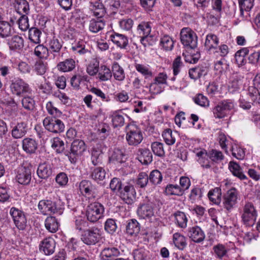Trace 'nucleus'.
<instances>
[{
  "label": "nucleus",
  "mask_w": 260,
  "mask_h": 260,
  "mask_svg": "<svg viewBox=\"0 0 260 260\" xmlns=\"http://www.w3.org/2000/svg\"><path fill=\"white\" fill-rule=\"evenodd\" d=\"M38 208L39 211L43 215L62 213L63 207L59 205L55 202L49 200H42L39 201Z\"/></svg>",
  "instance_id": "f257e3e1"
},
{
  "label": "nucleus",
  "mask_w": 260,
  "mask_h": 260,
  "mask_svg": "<svg viewBox=\"0 0 260 260\" xmlns=\"http://www.w3.org/2000/svg\"><path fill=\"white\" fill-rule=\"evenodd\" d=\"M235 106L236 104L232 100H224L219 103L213 110L215 117L223 118L226 117L235 109Z\"/></svg>",
  "instance_id": "f03ea898"
},
{
  "label": "nucleus",
  "mask_w": 260,
  "mask_h": 260,
  "mask_svg": "<svg viewBox=\"0 0 260 260\" xmlns=\"http://www.w3.org/2000/svg\"><path fill=\"white\" fill-rule=\"evenodd\" d=\"M104 211L105 209L102 204L98 202L91 203L87 208V219L91 222H95L103 217Z\"/></svg>",
  "instance_id": "7ed1b4c3"
},
{
  "label": "nucleus",
  "mask_w": 260,
  "mask_h": 260,
  "mask_svg": "<svg viewBox=\"0 0 260 260\" xmlns=\"http://www.w3.org/2000/svg\"><path fill=\"white\" fill-rule=\"evenodd\" d=\"M143 136L140 128L134 124L126 127V140L129 145L137 146L141 143Z\"/></svg>",
  "instance_id": "20e7f679"
},
{
  "label": "nucleus",
  "mask_w": 260,
  "mask_h": 260,
  "mask_svg": "<svg viewBox=\"0 0 260 260\" xmlns=\"http://www.w3.org/2000/svg\"><path fill=\"white\" fill-rule=\"evenodd\" d=\"M257 213L253 204L250 202L245 203L241 216L243 222L246 226H252L256 219Z\"/></svg>",
  "instance_id": "39448f33"
},
{
  "label": "nucleus",
  "mask_w": 260,
  "mask_h": 260,
  "mask_svg": "<svg viewBox=\"0 0 260 260\" xmlns=\"http://www.w3.org/2000/svg\"><path fill=\"white\" fill-rule=\"evenodd\" d=\"M180 40L182 44L186 47L193 49L197 46L198 38L196 34L188 27L181 29Z\"/></svg>",
  "instance_id": "423d86ee"
},
{
  "label": "nucleus",
  "mask_w": 260,
  "mask_h": 260,
  "mask_svg": "<svg viewBox=\"0 0 260 260\" xmlns=\"http://www.w3.org/2000/svg\"><path fill=\"white\" fill-rule=\"evenodd\" d=\"M43 124L47 131L54 134L60 133L64 129V125L63 122L55 117H47L45 118L43 121Z\"/></svg>",
  "instance_id": "0eeeda50"
},
{
  "label": "nucleus",
  "mask_w": 260,
  "mask_h": 260,
  "mask_svg": "<svg viewBox=\"0 0 260 260\" xmlns=\"http://www.w3.org/2000/svg\"><path fill=\"white\" fill-rule=\"evenodd\" d=\"M238 191L235 188H232L227 191L223 196V206L226 210L230 211L238 203Z\"/></svg>",
  "instance_id": "6e6552de"
},
{
  "label": "nucleus",
  "mask_w": 260,
  "mask_h": 260,
  "mask_svg": "<svg viewBox=\"0 0 260 260\" xmlns=\"http://www.w3.org/2000/svg\"><path fill=\"white\" fill-rule=\"evenodd\" d=\"M10 214L11 215L16 226L20 230L25 229L27 219L24 212L15 207L11 208Z\"/></svg>",
  "instance_id": "1a4fd4ad"
},
{
  "label": "nucleus",
  "mask_w": 260,
  "mask_h": 260,
  "mask_svg": "<svg viewBox=\"0 0 260 260\" xmlns=\"http://www.w3.org/2000/svg\"><path fill=\"white\" fill-rule=\"evenodd\" d=\"M86 145L84 142L81 140H74L71 145V152L69 155V158L72 162L76 161V157L82 155L86 150Z\"/></svg>",
  "instance_id": "9d476101"
},
{
  "label": "nucleus",
  "mask_w": 260,
  "mask_h": 260,
  "mask_svg": "<svg viewBox=\"0 0 260 260\" xmlns=\"http://www.w3.org/2000/svg\"><path fill=\"white\" fill-rule=\"evenodd\" d=\"M120 198L126 204H133L136 199V192L132 185H125L119 192Z\"/></svg>",
  "instance_id": "9b49d317"
},
{
  "label": "nucleus",
  "mask_w": 260,
  "mask_h": 260,
  "mask_svg": "<svg viewBox=\"0 0 260 260\" xmlns=\"http://www.w3.org/2000/svg\"><path fill=\"white\" fill-rule=\"evenodd\" d=\"M100 238L99 230L97 228H93L84 231L82 235V241L87 245H94Z\"/></svg>",
  "instance_id": "f8f14e48"
},
{
  "label": "nucleus",
  "mask_w": 260,
  "mask_h": 260,
  "mask_svg": "<svg viewBox=\"0 0 260 260\" xmlns=\"http://www.w3.org/2000/svg\"><path fill=\"white\" fill-rule=\"evenodd\" d=\"M10 88L13 94L18 96H22L30 92L28 84L21 79H17L13 82L10 86Z\"/></svg>",
  "instance_id": "ddd939ff"
},
{
  "label": "nucleus",
  "mask_w": 260,
  "mask_h": 260,
  "mask_svg": "<svg viewBox=\"0 0 260 260\" xmlns=\"http://www.w3.org/2000/svg\"><path fill=\"white\" fill-rule=\"evenodd\" d=\"M155 205L152 202L142 204L137 209V214L142 219H149L154 214Z\"/></svg>",
  "instance_id": "4468645a"
},
{
  "label": "nucleus",
  "mask_w": 260,
  "mask_h": 260,
  "mask_svg": "<svg viewBox=\"0 0 260 260\" xmlns=\"http://www.w3.org/2000/svg\"><path fill=\"white\" fill-rule=\"evenodd\" d=\"M16 178L18 182L21 184H28L31 178L30 170L25 167L19 168Z\"/></svg>",
  "instance_id": "2eb2a0df"
},
{
  "label": "nucleus",
  "mask_w": 260,
  "mask_h": 260,
  "mask_svg": "<svg viewBox=\"0 0 260 260\" xmlns=\"http://www.w3.org/2000/svg\"><path fill=\"white\" fill-rule=\"evenodd\" d=\"M187 235L190 239L196 243L203 241L205 237L204 232L198 226L190 227L188 229Z\"/></svg>",
  "instance_id": "dca6fc26"
},
{
  "label": "nucleus",
  "mask_w": 260,
  "mask_h": 260,
  "mask_svg": "<svg viewBox=\"0 0 260 260\" xmlns=\"http://www.w3.org/2000/svg\"><path fill=\"white\" fill-rule=\"evenodd\" d=\"M37 173L39 178L47 179L52 173V164L49 162L40 164L38 167Z\"/></svg>",
  "instance_id": "f3484780"
},
{
  "label": "nucleus",
  "mask_w": 260,
  "mask_h": 260,
  "mask_svg": "<svg viewBox=\"0 0 260 260\" xmlns=\"http://www.w3.org/2000/svg\"><path fill=\"white\" fill-rule=\"evenodd\" d=\"M55 248V242L50 237L44 239L40 243V249L44 252L46 255H50L53 253Z\"/></svg>",
  "instance_id": "a211bd4d"
},
{
  "label": "nucleus",
  "mask_w": 260,
  "mask_h": 260,
  "mask_svg": "<svg viewBox=\"0 0 260 260\" xmlns=\"http://www.w3.org/2000/svg\"><path fill=\"white\" fill-rule=\"evenodd\" d=\"M219 44V39L213 34H209L206 36L205 42V47L209 51L218 52L217 47Z\"/></svg>",
  "instance_id": "6ab92c4d"
},
{
  "label": "nucleus",
  "mask_w": 260,
  "mask_h": 260,
  "mask_svg": "<svg viewBox=\"0 0 260 260\" xmlns=\"http://www.w3.org/2000/svg\"><path fill=\"white\" fill-rule=\"evenodd\" d=\"M89 6L93 14L97 17H102L105 14V10L100 0H90Z\"/></svg>",
  "instance_id": "aec40b11"
},
{
  "label": "nucleus",
  "mask_w": 260,
  "mask_h": 260,
  "mask_svg": "<svg viewBox=\"0 0 260 260\" xmlns=\"http://www.w3.org/2000/svg\"><path fill=\"white\" fill-rule=\"evenodd\" d=\"M119 250L114 247L104 248L101 253L102 260H112L120 255Z\"/></svg>",
  "instance_id": "412c9836"
},
{
  "label": "nucleus",
  "mask_w": 260,
  "mask_h": 260,
  "mask_svg": "<svg viewBox=\"0 0 260 260\" xmlns=\"http://www.w3.org/2000/svg\"><path fill=\"white\" fill-rule=\"evenodd\" d=\"M172 215L174 218V222L178 227L181 229H185L187 227L188 218L184 212L177 211Z\"/></svg>",
  "instance_id": "4be33fe9"
},
{
  "label": "nucleus",
  "mask_w": 260,
  "mask_h": 260,
  "mask_svg": "<svg viewBox=\"0 0 260 260\" xmlns=\"http://www.w3.org/2000/svg\"><path fill=\"white\" fill-rule=\"evenodd\" d=\"M151 31L150 23L148 22H142L137 26V33L141 38V41L143 42L145 38L148 37Z\"/></svg>",
  "instance_id": "5701e85b"
},
{
  "label": "nucleus",
  "mask_w": 260,
  "mask_h": 260,
  "mask_svg": "<svg viewBox=\"0 0 260 260\" xmlns=\"http://www.w3.org/2000/svg\"><path fill=\"white\" fill-rule=\"evenodd\" d=\"M105 26V22L102 17L92 19L89 21V30L93 33H97Z\"/></svg>",
  "instance_id": "b1692460"
},
{
  "label": "nucleus",
  "mask_w": 260,
  "mask_h": 260,
  "mask_svg": "<svg viewBox=\"0 0 260 260\" xmlns=\"http://www.w3.org/2000/svg\"><path fill=\"white\" fill-rule=\"evenodd\" d=\"M137 155L138 160L142 164L147 165L150 164L152 161V155L148 149H139Z\"/></svg>",
  "instance_id": "393cba45"
},
{
  "label": "nucleus",
  "mask_w": 260,
  "mask_h": 260,
  "mask_svg": "<svg viewBox=\"0 0 260 260\" xmlns=\"http://www.w3.org/2000/svg\"><path fill=\"white\" fill-rule=\"evenodd\" d=\"M112 76L118 81H122L125 79V73L123 69L117 62H114L112 66Z\"/></svg>",
  "instance_id": "a878e982"
},
{
  "label": "nucleus",
  "mask_w": 260,
  "mask_h": 260,
  "mask_svg": "<svg viewBox=\"0 0 260 260\" xmlns=\"http://www.w3.org/2000/svg\"><path fill=\"white\" fill-rule=\"evenodd\" d=\"M22 147L26 153H34L38 148V143L34 139L25 138L22 141Z\"/></svg>",
  "instance_id": "bb28decb"
},
{
  "label": "nucleus",
  "mask_w": 260,
  "mask_h": 260,
  "mask_svg": "<svg viewBox=\"0 0 260 260\" xmlns=\"http://www.w3.org/2000/svg\"><path fill=\"white\" fill-rule=\"evenodd\" d=\"M75 60L72 58H68L59 62L57 65V69L58 71L67 72L72 71L75 68Z\"/></svg>",
  "instance_id": "cd10ccee"
},
{
  "label": "nucleus",
  "mask_w": 260,
  "mask_h": 260,
  "mask_svg": "<svg viewBox=\"0 0 260 260\" xmlns=\"http://www.w3.org/2000/svg\"><path fill=\"white\" fill-rule=\"evenodd\" d=\"M134 67L136 71L143 76L145 79L153 77V72L148 64L135 63Z\"/></svg>",
  "instance_id": "c85d7f7f"
},
{
  "label": "nucleus",
  "mask_w": 260,
  "mask_h": 260,
  "mask_svg": "<svg viewBox=\"0 0 260 260\" xmlns=\"http://www.w3.org/2000/svg\"><path fill=\"white\" fill-rule=\"evenodd\" d=\"M26 133V124L25 122L18 123L12 130V136L15 139L22 137Z\"/></svg>",
  "instance_id": "c756f323"
},
{
  "label": "nucleus",
  "mask_w": 260,
  "mask_h": 260,
  "mask_svg": "<svg viewBox=\"0 0 260 260\" xmlns=\"http://www.w3.org/2000/svg\"><path fill=\"white\" fill-rule=\"evenodd\" d=\"M111 39L113 43L120 48H125L127 45V38L123 35L115 34L111 36Z\"/></svg>",
  "instance_id": "7c9ffc66"
},
{
  "label": "nucleus",
  "mask_w": 260,
  "mask_h": 260,
  "mask_svg": "<svg viewBox=\"0 0 260 260\" xmlns=\"http://www.w3.org/2000/svg\"><path fill=\"white\" fill-rule=\"evenodd\" d=\"M97 78L101 81H107L112 78L111 70L105 65L101 66L97 74Z\"/></svg>",
  "instance_id": "2f4dec72"
},
{
  "label": "nucleus",
  "mask_w": 260,
  "mask_h": 260,
  "mask_svg": "<svg viewBox=\"0 0 260 260\" xmlns=\"http://www.w3.org/2000/svg\"><path fill=\"white\" fill-rule=\"evenodd\" d=\"M173 241L175 246L179 250H183L187 245L186 238L178 233L174 234Z\"/></svg>",
  "instance_id": "473e14b6"
},
{
  "label": "nucleus",
  "mask_w": 260,
  "mask_h": 260,
  "mask_svg": "<svg viewBox=\"0 0 260 260\" xmlns=\"http://www.w3.org/2000/svg\"><path fill=\"white\" fill-rule=\"evenodd\" d=\"M79 189L82 193H84L87 195L93 194L95 193V187L88 180H82L80 183Z\"/></svg>",
  "instance_id": "72a5a7b5"
},
{
  "label": "nucleus",
  "mask_w": 260,
  "mask_h": 260,
  "mask_svg": "<svg viewBox=\"0 0 260 260\" xmlns=\"http://www.w3.org/2000/svg\"><path fill=\"white\" fill-rule=\"evenodd\" d=\"M45 226L50 232L55 233L58 229L59 223L54 217L49 216L45 219Z\"/></svg>",
  "instance_id": "f704fd0d"
},
{
  "label": "nucleus",
  "mask_w": 260,
  "mask_h": 260,
  "mask_svg": "<svg viewBox=\"0 0 260 260\" xmlns=\"http://www.w3.org/2000/svg\"><path fill=\"white\" fill-rule=\"evenodd\" d=\"M8 44L11 50H20L24 46V40L21 37L15 36L9 40Z\"/></svg>",
  "instance_id": "c9c22d12"
},
{
  "label": "nucleus",
  "mask_w": 260,
  "mask_h": 260,
  "mask_svg": "<svg viewBox=\"0 0 260 260\" xmlns=\"http://www.w3.org/2000/svg\"><path fill=\"white\" fill-rule=\"evenodd\" d=\"M62 46V41L55 37H53L48 41V49L51 53H58Z\"/></svg>",
  "instance_id": "e433bc0d"
},
{
  "label": "nucleus",
  "mask_w": 260,
  "mask_h": 260,
  "mask_svg": "<svg viewBox=\"0 0 260 260\" xmlns=\"http://www.w3.org/2000/svg\"><path fill=\"white\" fill-rule=\"evenodd\" d=\"M71 49L75 53L81 55L90 53V47L83 41L79 42L77 44L73 46Z\"/></svg>",
  "instance_id": "4c0bfd02"
},
{
  "label": "nucleus",
  "mask_w": 260,
  "mask_h": 260,
  "mask_svg": "<svg viewBox=\"0 0 260 260\" xmlns=\"http://www.w3.org/2000/svg\"><path fill=\"white\" fill-rule=\"evenodd\" d=\"M140 230V224L136 219H132L126 226V233L132 236H137Z\"/></svg>",
  "instance_id": "58836bf2"
},
{
  "label": "nucleus",
  "mask_w": 260,
  "mask_h": 260,
  "mask_svg": "<svg viewBox=\"0 0 260 260\" xmlns=\"http://www.w3.org/2000/svg\"><path fill=\"white\" fill-rule=\"evenodd\" d=\"M110 159L114 163L121 164L125 161L126 158L121 150L115 148L114 149Z\"/></svg>",
  "instance_id": "ea45409f"
},
{
  "label": "nucleus",
  "mask_w": 260,
  "mask_h": 260,
  "mask_svg": "<svg viewBox=\"0 0 260 260\" xmlns=\"http://www.w3.org/2000/svg\"><path fill=\"white\" fill-rule=\"evenodd\" d=\"M15 9L20 15H27L29 11V5L26 0H18L15 4Z\"/></svg>",
  "instance_id": "a19ab883"
},
{
  "label": "nucleus",
  "mask_w": 260,
  "mask_h": 260,
  "mask_svg": "<svg viewBox=\"0 0 260 260\" xmlns=\"http://www.w3.org/2000/svg\"><path fill=\"white\" fill-rule=\"evenodd\" d=\"M208 196L211 202L213 204L218 205L221 201V189L218 187L211 189L209 191Z\"/></svg>",
  "instance_id": "79ce46f5"
},
{
  "label": "nucleus",
  "mask_w": 260,
  "mask_h": 260,
  "mask_svg": "<svg viewBox=\"0 0 260 260\" xmlns=\"http://www.w3.org/2000/svg\"><path fill=\"white\" fill-rule=\"evenodd\" d=\"M160 45L164 50L170 51L174 47V41L170 36L165 35L161 38Z\"/></svg>",
  "instance_id": "37998d69"
},
{
  "label": "nucleus",
  "mask_w": 260,
  "mask_h": 260,
  "mask_svg": "<svg viewBox=\"0 0 260 260\" xmlns=\"http://www.w3.org/2000/svg\"><path fill=\"white\" fill-rule=\"evenodd\" d=\"M229 168L232 174L241 180L246 179V176L241 172L240 166L234 161H231L229 165Z\"/></svg>",
  "instance_id": "c03bdc74"
},
{
  "label": "nucleus",
  "mask_w": 260,
  "mask_h": 260,
  "mask_svg": "<svg viewBox=\"0 0 260 260\" xmlns=\"http://www.w3.org/2000/svg\"><path fill=\"white\" fill-rule=\"evenodd\" d=\"M149 251L144 248L133 250L132 254L134 260H149Z\"/></svg>",
  "instance_id": "a18cd8bd"
},
{
  "label": "nucleus",
  "mask_w": 260,
  "mask_h": 260,
  "mask_svg": "<svg viewBox=\"0 0 260 260\" xmlns=\"http://www.w3.org/2000/svg\"><path fill=\"white\" fill-rule=\"evenodd\" d=\"M42 31L36 27H32L29 30L28 39L35 44H39L41 42Z\"/></svg>",
  "instance_id": "49530a36"
},
{
  "label": "nucleus",
  "mask_w": 260,
  "mask_h": 260,
  "mask_svg": "<svg viewBox=\"0 0 260 260\" xmlns=\"http://www.w3.org/2000/svg\"><path fill=\"white\" fill-rule=\"evenodd\" d=\"M12 33L10 24L7 21L0 22V37L5 38L9 37Z\"/></svg>",
  "instance_id": "de8ad7c7"
},
{
  "label": "nucleus",
  "mask_w": 260,
  "mask_h": 260,
  "mask_svg": "<svg viewBox=\"0 0 260 260\" xmlns=\"http://www.w3.org/2000/svg\"><path fill=\"white\" fill-rule=\"evenodd\" d=\"M90 176L92 179L99 182L105 179L106 177V172L103 168L98 167L93 170Z\"/></svg>",
  "instance_id": "09e8293b"
},
{
  "label": "nucleus",
  "mask_w": 260,
  "mask_h": 260,
  "mask_svg": "<svg viewBox=\"0 0 260 260\" xmlns=\"http://www.w3.org/2000/svg\"><path fill=\"white\" fill-rule=\"evenodd\" d=\"M248 96L253 104L260 105V93L257 88L252 86L250 87L248 89Z\"/></svg>",
  "instance_id": "8fccbe9b"
},
{
  "label": "nucleus",
  "mask_w": 260,
  "mask_h": 260,
  "mask_svg": "<svg viewBox=\"0 0 260 260\" xmlns=\"http://www.w3.org/2000/svg\"><path fill=\"white\" fill-rule=\"evenodd\" d=\"M34 54L41 58H46L49 56V49L43 45H38L34 50Z\"/></svg>",
  "instance_id": "3c124183"
},
{
  "label": "nucleus",
  "mask_w": 260,
  "mask_h": 260,
  "mask_svg": "<svg viewBox=\"0 0 260 260\" xmlns=\"http://www.w3.org/2000/svg\"><path fill=\"white\" fill-rule=\"evenodd\" d=\"M248 53L246 48L239 50L235 55V61L239 66H243L245 64L246 61L245 56Z\"/></svg>",
  "instance_id": "603ef678"
},
{
  "label": "nucleus",
  "mask_w": 260,
  "mask_h": 260,
  "mask_svg": "<svg viewBox=\"0 0 260 260\" xmlns=\"http://www.w3.org/2000/svg\"><path fill=\"white\" fill-rule=\"evenodd\" d=\"M241 15L244 16V11L248 12L253 6L254 0H239Z\"/></svg>",
  "instance_id": "864d4df0"
},
{
  "label": "nucleus",
  "mask_w": 260,
  "mask_h": 260,
  "mask_svg": "<svg viewBox=\"0 0 260 260\" xmlns=\"http://www.w3.org/2000/svg\"><path fill=\"white\" fill-rule=\"evenodd\" d=\"M91 160L94 166L102 162V151L95 148H92L91 152Z\"/></svg>",
  "instance_id": "5fc2aeb1"
},
{
  "label": "nucleus",
  "mask_w": 260,
  "mask_h": 260,
  "mask_svg": "<svg viewBox=\"0 0 260 260\" xmlns=\"http://www.w3.org/2000/svg\"><path fill=\"white\" fill-rule=\"evenodd\" d=\"M51 147L57 153H61L64 150V143L59 138L56 137L50 141Z\"/></svg>",
  "instance_id": "6e6d98bb"
},
{
  "label": "nucleus",
  "mask_w": 260,
  "mask_h": 260,
  "mask_svg": "<svg viewBox=\"0 0 260 260\" xmlns=\"http://www.w3.org/2000/svg\"><path fill=\"white\" fill-rule=\"evenodd\" d=\"M99 62L95 59L91 61L86 68L87 73L90 76L98 74L99 70Z\"/></svg>",
  "instance_id": "4d7b16f0"
},
{
  "label": "nucleus",
  "mask_w": 260,
  "mask_h": 260,
  "mask_svg": "<svg viewBox=\"0 0 260 260\" xmlns=\"http://www.w3.org/2000/svg\"><path fill=\"white\" fill-rule=\"evenodd\" d=\"M112 122L114 127H120L124 123V118L122 115L119 113L115 112L112 116Z\"/></svg>",
  "instance_id": "13d9d810"
},
{
  "label": "nucleus",
  "mask_w": 260,
  "mask_h": 260,
  "mask_svg": "<svg viewBox=\"0 0 260 260\" xmlns=\"http://www.w3.org/2000/svg\"><path fill=\"white\" fill-rule=\"evenodd\" d=\"M151 149L155 155L160 157L165 155V150L162 143L159 142H154L151 144Z\"/></svg>",
  "instance_id": "bf43d9fd"
},
{
  "label": "nucleus",
  "mask_w": 260,
  "mask_h": 260,
  "mask_svg": "<svg viewBox=\"0 0 260 260\" xmlns=\"http://www.w3.org/2000/svg\"><path fill=\"white\" fill-rule=\"evenodd\" d=\"M194 102L200 106L207 107L209 106V101L203 94L199 93L193 98Z\"/></svg>",
  "instance_id": "052dcab7"
},
{
  "label": "nucleus",
  "mask_w": 260,
  "mask_h": 260,
  "mask_svg": "<svg viewBox=\"0 0 260 260\" xmlns=\"http://www.w3.org/2000/svg\"><path fill=\"white\" fill-rule=\"evenodd\" d=\"M165 192L168 195L181 196L183 194L179 186L173 184H169L166 186Z\"/></svg>",
  "instance_id": "680f3d73"
},
{
  "label": "nucleus",
  "mask_w": 260,
  "mask_h": 260,
  "mask_svg": "<svg viewBox=\"0 0 260 260\" xmlns=\"http://www.w3.org/2000/svg\"><path fill=\"white\" fill-rule=\"evenodd\" d=\"M34 71L38 75H44L47 70V63L42 60H39L37 61L34 64Z\"/></svg>",
  "instance_id": "e2e57ef3"
},
{
  "label": "nucleus",
  "mask_w": 260,
  "mask_h": 260,
  "mask_svg": "<svg viewBox=\"0 0 260 260\" xmlns=\"http://www.w3.org/2000/svg\"><path fill=\"white\" fill-rule=\"evenodd\" d=\"M53 95L58 99L64 105H69L71 104V100L69 97L65 93L62 92L59 90L54 91Z\"/></svg>",
  "instance_id": "0e129e2a"
},
{
  "label": "nucleus",
  "mask_w": 260,
  "mask_h": 260,
  "mask_svg": "<svg viewBox=\"0 0 260 260\" xmlns=\"http://www.w3.org/2000/svg\"><path fill=\"white\" fill-rule=\"evenodd\" d=\"M162 136L165 142L169 145H173L175 143L176 139L175 136L172 134V131L170 129L165 130Z\"/></svg>",
  "instance_id": "69168bd1"
},
{
  "label": "nucleus",
  "mask_w": 260,
  "mask_h": 260,
  "mask_svg": "<svg viewBox=\"0 0 260 260\" xmlns=\"http://www.w3.org/2000/svg\"><path fill=\"white\" fill-rule=\"evenodd\" d=\"M148 178L152 184H157L161 181L162 175L159 171L153 170L150 173Z\"/></svg>",
  "instance_id": "338daca9"
},
{
  "label": "nucleus",
  "mask_w": 260,
  "mask_h": 260,
  "mask_svg": "<svg viewBox=\"0 0 260 260\" xmlns=\"http://www.w3.org/2000/svg\"><path fill=\"white\" fill-rule=\"evenodd\" d=\"M205 74V70L199 67L191 69L189 71V76L193 79H198Z\"/></svg>",
  "instance_id": "774afa93"
}]
</instances>
